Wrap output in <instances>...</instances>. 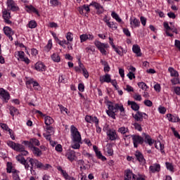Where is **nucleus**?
<instances>
[{"label": "nucleus", "instance_id": "nucleus-1", "mask_svg": "<svg viewBox=\"0 0 180 180\" xmlns=\"http://www.w3.org/2000/svg\"><path fill=\"white\" fill-rule=\"evenodd\" d=\"M108 109L105 112L109 116V117H111V119H116V112L117 110H120V116L122 117H124L126 116V111L124 110V107L122 104L115 103V105L112 103V102L108 101V103L107 104Z\"/></svg>", "mask_w": 180, "mask_h": 180}, {"label": "nucleus", "instance_id": "nucleus-2", "mask_svg": "<svg viewBox=\"0 0 180 180\" xmlns=\"http://www.w3.org/2000/svg\"><path fill=\"white\" fill-rule=\"evenodd\" d=\"M27 161L31 165V167L30 166L31 174H33V172H34L33 168H34V169H36V168L37 169H42L43 171H47V169L51 168V165L50 164L44 165L41 162L39 161V160L37 159L27 158Z\"/></svg>", "mask_w": 180, "mask_h": 180}, {"label": "nucleus", "instance_id": "nucleus-3", "mask_svg": "<svg viewBox=\"0 0 180 180\" xmlns=\"http://www.w3.org/2000/svg\"><path fill=\"white\" fill-rule=\"evenodd\" d=\"M7 146L14 150V151H18V153H21V155H27L29 152L25 150V146L20 143H15L12 141H8L6 143Z\"/></svg>", "mask_w": 180, "mask_h": 180}, {"label": "nucleus", "instance_id": "nucleus-4", "mask_svg": "<svg viewBox=\"0 0 180 180\" xmlns=\"http://www.w3.org/2000/svg\"><path fill=\"white\" fill-rule=\"evenodd\" d=\"M70 133L73 143H81L82 141L81 134L78 131V129L75 126L72 125L70 127Z\"/></svg>", "mask_w": 180, "mask_h": 180}, {"label": "nucleus", "instance_id": "nucleus-5", "mask_svg": "<svg viewBox=\"0 0 180 180\" xmlns=\"http://www.w3.org/2000/svg\"><path fill=\"white\" fill-rule=\"evenodd\" d=\"M94 43L96 49L100 51L101 54H103V56H106L108 54V51H106V50L109 49L108 44L102 43L97 39H96Z\"/></svg>", "mask_w": 180, "mask_h": 180}, {"label": "nucleus", "instance_id": "nucleus-6", "mask_svg": "<svg viewBox=\"0 0 180 180\" xmlns=\"http://www.w3.org/2000/svg\"><path fill=\"white\" fill-rule=\"evenodd\" d=\"M132 139V143L134 145V148H138L139 146H143L144 144V138L139 134L130 135Z\"/></svg>", "mask_w": 180, "mask_h": 180}, {"label": "nucleus", "instance_id": "nucleus-7", "mask_svg": "<svg viewBox=\"0 0 180 180\" xmlns=\"http://www.w3.org/2000/svg\"><path fill=\"white\" fill-rule=\"evenodd\" d=\"M136 176H137L133 174V172H131L130 169H127L125 171L124 180H146V178L141 175H139L137 177Z\"/></svg>", "mask_w": 180, "mask_h": 180}, {"label": "nucleus", "instance_id": "nucleus-8", "mask_svg": "<svg viewBox=\"0 0 180 180\" xmlns=\"http://www.w3.org/2000/svg\"><path fill=\"white\" fill-rule=\"evenodd\" d=\"M22 144L27 146L28 148H32V147H39L40 146V141L36 138H32L30 141H23Z\"/></svg>", "mask_w": 180, "mask_h": 180}, {"label": "nucleus", "instance_id": "nucleus-9", "mask_svg": "<svg viewBox=\"0 0 180 180\" xmlns=\"http://www.w3.org/2000/svg\"><path fill=\"white\" fill-rule=\"evenodd\" d=\"M6 5L8 8V11H11V12H18L20 11L19 6L18 4L15 3L13 0H7Z\"/></svg>", "mask_w": 180, "mask_h": 180}, {"label": "nucleus", "instance_id": "nucleus-10", "mask_svg": "<svg viewBox=\"0 0 180 180\" xmlns=\"http://www.w3.org/2000/svg\"><path fill=\"white\" fill-rule=\"evenodd\" d=\"M132 117L136 122H143V119H148V115L145 112L137 111L136 114H132Z\"/></svg>", "mask_w": 180, "mask_h": 180}, {"label": "nucleus", "instance_id": "nucleus-11", "mask_svg": "<svg viewBox=\"0 0 180 180\" xmlns=\"http://www.w3.org/2000/svg\"><path fill=\"white\" fill-rule=\"evenodd\" d=\"M15 159L20 164H22V165L25 166V169H29L30 168V165H29V160L27 159H25V157H23L22 155H18L16 156Z\"/></svg>", "mask_w": 180, "mask_h": 180}, {"label": "nucleus", "instance_id": "nucleus-12", "mask_svg": "<svg viewBox=\"0 0 180 180\" xmlns=\"http://www.w3.org/2000/svg\"><path fill=\"white\" fill-rule=\"evenodd\" d=\"M2 17L4 19V23H6V25H12V21L9 19H11V12H9L8 10L4 9L2 11Z\"/></svg>", "mask_w": 180, "mask_h": 180}, {"label": "nucleus", "instance_id": "nucleus-13", "mask_svg": "<svg viewBox=\"0 0 180 180\" xmlns=\"http://www.w3.org/2000/svg\"><path fill=\"white\" fill-rule=\"evenodd\" d=\"M26 85H32L34 91H41V86L40 84L37 82V81H34L33 79H30L26 82Z\"/></svg>", "mask_w": 180, "mask_h": 180}, {"label": "nucleus", "instance_id": "nucleus-14", "mask_svg": "<svg viewBox=\"0 0 180 180\" xmlns=\"http://www.w3.org/2000/svg\"><path fill=\"white\" fill-rule=\"evenodd\" d=\"M3 31L4 34H6V36L8 37L9 40L12 41L13 40V37H12V36L15 34V32H13V30H12V28L6 26L3 28Z\"/></svg>", "mask_w": 180, "mask_h": 180}, {"label": "nucleus", "instance_id": "nucleus-15", "mask_svg": "<svg viewBox=\"0 0 180 180\" xmlns=\"http://www.w3.org/2000/svg\"><path fill=\"white\" fill-rule=\"evenodd\" d=\"M0 96L3 99L4 102L8 103V101L11 99V95L6 90L1 88L0 89Z\"/></svg>", "mask_w": 180, "mask_h": 180}, {"label": "nucleus", "instance_id": "nucleus-16", "mask_svg": "<svg viewBox=\"0 0 180 180\" xmlns=\"http://www.w3.org/2000/svg\"><path fill=\"white\" fill-rule=\"evenodd\" d=\"M167 117L169 122H171L172 123H180V119L178 115L176 114H167Z\"/></svg>", "mask_w": 180, "mask_h": 180}, {"label": "nucleus", "instance_id": "nucleus-17", "mask_svg": "<svg viewBox=\"0 0 180 180\" xmlns=\"http://www.w3.org/2000/svg\"><path fill=\"white\" fill-rule=\"evenodd\" d=\"M106 134L110 141H115L117 139V133L115 129L109 130L106 132Z\"/></svg>", "mask_w": 180, "mask_h": 180}, {"label": "nucleus", "instance_id": "nucleus-18", "mask_svg": "<svg viewBox=\"0 0 180 180\" xmlns=\"http://www.w3.org/2000/svg\"><path fill=\"white\" fill-rule=\"evenodd\" d=\"M65 157L70 161V162H72L73 161L75 160V150H72L71 149H69L68 150L66 151L65 153Z\"/></svg>", "mask_w": 180, "mask_h": 180}, {"label": "nucleus", "instance_id": "nucleus-19", "mask_svg": "<svg viewBox=\"0 0 180 180\" xmlns=\"http://www.w3.org/2000/svg\"><path fill=\"white\" fill-rule=\"evenodd\" d=\"M58 171H60L61 175H63V178H65V179L66 180H75V179L74 177H72L68 175V173H67V172L64 169H63V167H61V166H58L57 167Z\"/></svg>", "mask_w": 180, "mask_h": 180}, {"label": "nucleus", "instance_id": "nucleus-20", "mask_svg": "<svg viewBox=\"0 0 180 180\" xmlns=\"http://www.w3.org/2000/svg\"><path fill=\"white\" fill-rule=\"evenodd\" d=\"M134 155L139 161V162H141V164H146V159L144 158V155L140 150H136L134 153Z\"/></svg>", "mask_w": 180, "mask_h": 180}, {"label": "nucleus", "instance_id": "nucleus-21", "mask_svg": "<svg viewBox=\"0 0 180 180\" xmlns=\"http://www.w3.org/2000/svg\"><path fill=\"white\" fill-rule=\"evenodd\" d=\"M150 172L152 174H155V172H160L161 171V165L158 163H154L149 167Z\"/></svg>", "mask_w": 180, "mask_h": 180}, {"label": "nucleus", "instance_id": "nucleus-22", "mask_svg": "<svg viewBox=\"0 0 180 180\" xmlns=\"http://www.w3.org/2000/svg\"><path fill=\"white\" fill-rule=\"evenodd\" d=\"M99 81L101 84H103L105 82L109 84L112 82V78L110 77V75L106 73L105 75L100 77Z\"/></svg>", "mask_w": 180, "mask_h": 180}, {"label": "nucleus", "instance_id": "nucleus-23", "mask_svg": "<svg viewBox=\"0 0 180 180\" xmlns=\"http://www.w3.org/2000/svg\"><path fill=\"white\" fill-rule=\"evenodd\" d=\"M34 68L37 71L43 72V71H46L47 67L44 63H43V62H37L34 65Z\"/></svg>", "mask_w": 180, "mask_h": 180}, {"label": "nucleus", "instance_id": "nucleus-24", "mask_svg": "<svg viewBox=\"0 0 180 180\" xmlns=\"http://www.w3.org/2000/svg\"><path fill=\"white\" fill-rule=\"evenodd\" d=\"M85 121L87 123H95V124L99 123V120L96 116L92 115H86L85 117Z\"/></svg>", "mask_w": 180, "mask_h": 180}, {"label": "nucleus", "instance_id": "nucleus-25", "mask_svg": "<svg viewBox=\"0 0 180 180\" xmlns=\"http://www.w3.org/2000/svg\"><path fill=\"white\" fill-rule=\"evenodd\" d=\"M84 11L86 12V13H89L91 12V8H89V6L84 4L82 6L78 8V11L80 15H84Z\"/></svg>", "mask_w": 180, "mask_h": 180}, {"label": "nucleus", "instance_id": "nucleus-26", "mask_svg": "<svg viewBox=\"0 0 180 180\" xmlns=\"http://www.w3.org/2000/svg\"><path fill=\"white\" fill-rule=\"evenodd\" d=\"M154 140L151 139V136L147 134H144L143 143L148 144V146H153L154 144Z\"/></svg>", "mask_w": 180, "mask_h": 180}, {"label": "nucleus", "instance_id": "nucleus-27", "mask_svg": "<svg viewBox=\"0 0 180 180\" xmlns=\"http://www.w3.org/2000/svg\"><path fill=\"white\" fill-rule=\"evenodd\" d=\"M30 149L31 150L34 155H35V157H41V155H43L41 150L36 146L30 148Z\"/></svg>", "mask_w": 180, "mask_h": 180}, {"label": "nucleus", "instance_id": "nucleus-28", "mask_svg": "<svg viewBox=\"0 0 180 180\" xmlns=\"http://www.w3.org/2000/svg\"><path fill=\"white\" fill-rule=\"evenodd\" d=\"M25 11L28 12V13H30V12H33L34 13H36V15H39V11L36 8H34V6H33L32 5H30V6L26 5Z\"/></svg>", "mask_w": 180, "mask_h": 180}, {"label": "nucleus", "instance_id": "nucleus-29", "mask_svg": "<svg viewBox=\"0 0 180 180\" xmlns=\"http://www.w3.org/2000/svg\"><path fill=\"white\" fill-rule=\"evenodd\" d=\"M132 51L133 53L136 54L137 57H141V49H140V46L139 45H133Z\"/></svg>", "mask_w": 180, "mask_h": 180}, {"label": "nucleus", "instance_id": "nucleus-30", "mask_svg": "<svg viewBox=\"0 0 180 180\" xmlns=\"http://www.w3.org/2000/svg\"><path fill=\"white\" fill-rule=\"evenodd\" d=\"M127 103L129 106H131V110H135V112H138L139 109H140V105H139V104L134 101H128Z\"/></svg>", "mask_w": 180, "mask_h": 180}, {"label": "nucleus", "instance_id": "nucleus-31", "mask_svg": "<svg viewBox=\"0 0 180 180\" xmlns=\"http://www.w3.org/2000/svg\"><path fill=\"white\" fill-rule=\"evenodd\" d=\"M51 58L53 63H60L61 61V58L60 57V55L57 53H54L51 56Z\"/></svg>", "mask_w": 180, "mask_h": 180}, {"label": "nucleus", "instance_id": "nucleus-32", "mask_svg": "<svg viewBox=\"0 0 180 180\" xmlns=\"http://www.w3.org/2000/svg\"><path fill=\"white\" fill-rule=\"evenodd\" d=\"M44 123L46 126H50L54 123V120L50 116H46L44 117Z\"/></svg>", "mask_w": 180, "mask_h": 180}, {"label": "nucleus", "instance_id": "nucleus-33", "mask_svg": "<svg viewBox=\"0 0 180 180\" xmlns=\"http://www.w3.org/2000/svg\"><path fill=\"white\" fill-rule=\"evenodd\" d=\"M117 131L122 134H129L130 133V130H129V128L126 127H120Z\"/></svg>", "mask_w": 180, "mask_h": 180}, {"label": "nucleus", "instance_id": "nucleus-34", "mask_svg": "<svg viewBox=\"0 0 180 180\" xmlns=\"http://www.w3.org/2000/svg\"><path fill=\"white\" fill-rule=\"evenodd\" d=\"M52 48H53V42L51 39H49L48 41L46 46L44 47V51H46V53H49V51H50V50H51Z\"/></svg>", "mask_w": 180, "mask_h": 180}, {"label": "nucleus", "instance_id": "nucleus-35", "mask_svg": "<svg viewBox=\"0 0 180 180\" xmlns=\"http://www.w3.org/2000/svg\"><path fill=\"white\" fill-rule=\"evenodd\" d=\"M113 50L114 51H115V53H117V54H118V56H120V57H122V50H123V47L118 46H113Z\"/></svg>", "mask_w": 180, "mask_h": 180}, {"label": "nucleus", "instance_id": "nucleus-36", "mask_svg": "<svg viewBox=\"0 0 180 180\" xmlns=\"http://www.w3.org/2000/svg\"><path fill=\"white\" fill-rule=\"evenodd\" d=\"M20 172L16 169H13L12 174H13V180H20V176H19V174Z\"/></svg>", "mask_w": 180, "mask_h": 180}, {"label": "nucleus", "instance_id": "nucleus-37", "mask_svg": "<svg viewBox=\"0 0 180 180\" xmlns=\"http://www.w3.org/2000/svg\"><path fill=\"white\" fill-rule=\"evenodd\" d=\"M111 16L113 19H115L117 22H118V23H122V18H120V17L119 16V15L117 13H116V12L112 11L111 13Z\"/></svg>", "mask_w": 180, "mask_h": 180}, {"label": "nucleus", "instance_id": "nucleus-38", "mask_svg": "<svg viewBox=\"0 0 180 180\" xmlns=\"http://www.w3.org/2000/svg\"><path fill=\"white\" fill-rule=\"evenodd\" d=\"M10 115L13 117L15 115H19V110L13 106L10 107Z\"/></svg>", "mask_w": 180, "mask_h": 180}, {"label": "nucleus", "instance_id": "nucleus-39", "mask_svg": "<svg viewBox=\"0 0 180 180\" xmlns=\"http://www.w3.org/2000/svg\"><path fill=\"white\" fill-rule=\"evenodd\" d=\"M130 25H134V27H140V20L136 18L131 20Z\"/></svg>", "mask_w": 180, "mask_h": 180}, {"label": "nucleus", "instance_id": "nucleus-40", "mask_svg": "<svg viewBox=\"0 0 180 180\" xmlns=\"http://www.w3.org/2000/svg\"><path fill=\"white\" fill-rule=\"evenodd\" d=\"M168 71L170 73L171 77H179V73H178V71L174 70L173 68H169Z\"/></svg>", "mask_w": 180, "mask_h": 180}, {"label": "nucleus", "instance_id": "nucleus-41", "mask_svg": "<svg viewBox=\"0 0 180 180\" xmlns=\"http://www.w3.org/2000/svg\"><path fill=\"white\" fill-rule=\"evenodd\" d=\"M96 157L101 160V161H106V157L103 156L102 155V153H101V151L99 150H96Z\"/></svg>", "mask_w": 180, "mask_h": 180}, {"label": "nucleus", "instance_id": "nucleus-42", "mask_svg": "<svg viewBox=\"0 0 180 180\" xmlns=\"http://www.w3.org/2000/svg\"><path fill=\"white\" fill-rule=\"evenodd\" d=\"M138 86L143 91H147L148 89V86H147V84L143 82H139Z\"/></svg>", "mask_w": 180, "mask_h": 180}, {"label": "nucleus", "instance_id": "nucleus-43", "mask_svg": "<svg viewBox=\"0 0 180 180\" xmlns=\"http://www.w3.org/2000/svg\"><path fill=\"white\" fill-rule=\"evenodd\" d=\"M27 27L30 29H36L37 27V22L34 20H30L27 24Z\"/></svg>", "mask_w": 180, "mask_h": 180}, {"label": "nucleus", "instance_id": "nucleus-44", "mask_svg": "<svg viewBox=\"0 0 180 180\" xmlns=\"http://www.w3.org/2000/svg\"><path fill=\"white\" fill-rule=\"evenodd\" d=\"M84 64H82L81 62L79 63V66L75 67V71L76 72L81 73L82 72V68H84Z\"/></svg>", "mask_w": 180, "mask_h": 180}, {"label": "nucleus", "instance_id": "nucleus-45", "mask_svg": "<svg viewBox=\"0 0 180 180\" xmlns=\"http://www.w3.org/2000/svg\"><path fill=\"white\" fill-rule=\"evenodd\" d=\"M165 165H166L167 169H168L169 171H170V172H174V165H172V163L169 162H165Z\"/></svg>", "mask_w": 180, "mask_h": 180}, {"label": "nucleus", "instance_id": "nucleus-46", "mask_svg": "<svg viewBox=\"0 0 180 180\" xmlns=\"http://www.w3.org/2000/svg\"><path fill=\"white\" fill-rule=\"evenodd\" d=\"M81 144H82V141L81 142H73L72 148H73V150H79V148H81Z\"/></svg>", "mask_w": 180, "mask_h": 180}, {"label": "nucleus", "instance_id": "nucleus-47", "mask_svg": "<svg viewBox=\"0 0 180 180\" xmlns=\"http://www.w3.org/2000/svg\"><path fill=\"white\" fill-rule=\"evenodd\" d=\"M66 39H67V41H68L70 43V41H73L74 40V34H72V32H68L67 34H66Z\"/></svg>", "mask_w": 180, "mask_h": 180}, {"label": "nucleus", "instance_id": "nucleus-48", "mask_svg": "<svg viewBox=\"0 0 180 180\" xmlns=\"http://www.w3.org/2000/svg\"><path fill=\"white\" fill-rule=\"evenodd\" d=\"M80 43H84L88 40V34H82L79 35Z\"/></svg>", "mask_w": 180, "mask_h": 180}, {"label": "nucleus", "instance_id": "nucleus-49", "mask_svg": "<svg viewBox=\"0 0 180 180\" xmlns=\"http://www.w3.org/2000/svg\"><path fill=\"white\" fill-rule=\"evenodd\" d=\"M55 40L56 41V43H58V44H59V46H63V43H65V44H70V42L68 41L65 39H63V41L60 40V39H58V37H56Z\"/></svg>", "mask_w": 180, "mask_h": 180}, {"label": "nucleus", "instance_id": "nucleus-50", "mask_svg": "<svg viewBox=\"0 0 180 180\" xmlns=\"http://www.w3.org/2000/svg\"><path fill=\"white\" fill-rule=\"evenodd\" d=\"M58 82H60L61 84H67L68 79H67V78H65V76L61 75L59 76Z\"/></svg>", "mask_w": 180, "mask_h": 180}, {"label": "nucleus", "instance_id": "nucleus-51", "mask_svg": "<svg viewBox=\"0 0 180 180\" xmlns=\"http://www.w3.org/2000/svg\"><path fill=\"white\" fill-rule=\"evenodd\" d=\"M133 126L134 127L135 130H138V131H143L141 124H139V122H134Z\"/></svg>", "mask_w": 180, "mask_h": 180}, {"label": "nucleus", "instance_id": "nucleus-52", "mask_svg": "<svg viewBox=\"0 0 180 180\" xmlns=\"http://www.w3.org/2000/svg\"><path fill=\"white\" fill-rule=\"evenodd\" d=\"M46 130L49 134H54V128L50 125H46Z\"/></svg>", "mask_w": 180, "mask_h": 180}, {"label": "nucleus", "instance_id": "nucleus-53", "mask_svg": "<svg viewBox=\"0 0 180 180\" xmlns=\"http://www.w3.org/2000/svg\"><path fill=\"white\" fill-rule=\"evenodd\" d=\"M6 172L8 174H11V172L13 171L12 170V162H8L6 165Z\"/></svg>", "mask_w": 180, "mask_h": 180}, {"label": "nucleus", "instance_id": "nucleus-54", "mask_svg": "<svg viewBox=\"0 0 180 180\" xmlns=\"http://www.w3.org/2000/svg\"><path fill=\"white\" fill-rule=\"evenodd\" d=\"M171 130L174 134V136H176V139H179L180 140V135H179V133H178L176 131V130L175 129V128L174 127H172L171 128Z\"/></svg>", "mask_w": 180, "mask_h": 180}, {"label": "nucleus", "instance_id": "nucleus-55", "mask_svg": "<svg viewBox=\"0 0 180 180\" xmlns=\"http://www.w3.org/2000/svg\"><path fill=\"white\" fill-rule=\"evenodd\" d=\"M82 71L84 78L89 77V73L88 72V70H86V68H85V67L82 68Z\"/></svg>", "mask_w": 180, "mask_h": 180}, {"label": "nucleus", "instance_id": "nucleus-56", "mask_svg": "<svg viewBox=\"0 0 180 180\" xmlns=\"http://www.w3.org/2000/svg\"><path fill=\"white\" fill-rule=\"evenodd\" d=\"M158 110H159V112L161 114V115H165L166 112H167V108H165V107H162V106H160L158 108Z\"/></svg>", "mask_w": 180, "mask_h": 180}, {"label": "nucleus", "instance_id": "nucleus-57", "mask_svg": "<svg viewBox=\"0 0 180 180\" xmlns=\"http://www.w3.org/2000/svg\"><path fill=\"white\" fill-rule=\"evenodd\" d=\"M123 33L127 36V37H130L131 36V33L127 28H123Z\"/></svg>", "mask_w": 180, "mask_h": 180}, {"label": "nucleus", "instance_id": "nucleus-58", "mask_svg": "<svg viewBox=\"0 0 180 180\" xmlns=\"http://www.w3.org/2000/svg\"><path fill=\"white\" fill-rule=\"evenodd\" d=\"M171 82H172V85H176L178 84H180L179 78H178V77L173 78L171 79Z\"/></svg>", "mask_w": 180, "mask_h": 180}, {"label": "nucleus", "instance_id": "nucleus-59", "mask_svg": "<svg viewBox=\"0 0 180 180\" xmlns=\"http://www.w3.org/2000/svg\"><path fill=\"white\" fill-rule=\"evenodd\" d=\"M55 150L57 153H63V146H61V144L56 145Z\"/></svg>", "mask_w": 180, "mask_h": 180}, {"label": "nucleus", "instance_id": "nucleus-60", "mask_svg": "<svg viewBox=\"0 0 180 180\" xmlns=\"http://www.w3.org/2000/svg\"><path fill=\"white\" fill-rule=\"evenodd\" d=\"M110 83L112 84V86H114L116 90L119 89V86H117V82L116 79L111 80Z\"/></svg>", "mask_w": 180, "mask_h": 180}, {"label": "nucleus", "instance_id": "nucleus-61", "mask_svg": "<svg viewBox=\"0 0 180 180\" xmlns=\"http://www.w3.org/2000/svg\"><path fill=\"white\" fill-rule=\"evenodd\" d=\"M78 89L80 92H84L85 91V85L83 83H79L78 84Z\"/></svg>", "mask_w": 180, "mask_h": 180}, {"label": "nucleus", "instance_id": "nucleus-62", "mask_svg": "<svg viewBox=\"0 0 180 180\" xmlns=\"http://www.w3.org/2000/svg\"><path fill=\"white\" fill-rule=\"evenodd\" d=\"M51 6H58V0H50Z\"/></svg>", "mask_w": 180, "mask_h": 180}, {"label": "nucleus", "instance_id": "nucleus-63", "mask_svg": "<svg viewBox=\"0 0 180 180\" xmlns=\"http://www.w3.org/2000/svg\"><path fill=\"white\" fill-rule=\"evenodd\" d=\"M17 56L20 60H22L25 57V52L22 51H18Z\"/></svg>", "mask_w": 180, "mask_h": 180}, {"label": "nucleus", "instance_id": "nucleus-64", "mask_svg": "<svg viewBox=\"0 0 180 180\" xmlns=\"http://www.w3.org/2000/svg\"><path fill=\"white\" fill-rule=\"evenodd\" d=\"M0 157L1 158H4V160H5V158H6V150H0Z\"/></svg>", "mask_w": 180, "mask_h": 180}]
</instances>
